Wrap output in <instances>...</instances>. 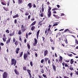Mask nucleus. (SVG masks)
Returning a JSON list of instances; mask_svg holds the SVG:
<instances>
[{
	"label": "nucleus",
	"instance_id": "f257e3e1",
	"mask_svg": "<svg viewBox=\"0 0 78 78\" xmlns=\"http://www.w3.org/2000/svg\"><path fill=\"white\" fill-rule=\"evenodd\" d=\"M16 63H17V62H16V60H15V59L12 58L11 59L12 65H14V66H16Z\"/></svg>",
	"mask_w": 78,
	"mask_h": 78
},
{
	"label": "nucleus",
	"instance_id": "f03ea898",
	"mask_svg": "<svg viewBox=\"0 0 78 78\" xmlns=\"http://www.w3.org/2000/svg\"><path fill=\"white\" fill-rule=\"evenodd\" d=\"M8 74L6 72H4L3 74V78H7Z\"/></svg>",
	"mask_w": 78,
	"mask_h": 78
},
{
	"label": "nucleus",
	"instance_id": "7ed1b4c3",
	"mask_svg": "<svg viewBox=\"0 0 78 78\" xmlns=\"http://www.w3.org/2000/svg\"><path fill=\"white\" fill-rule=\"evenodd\" d=\"M27 72L28 73L29 76H30V78H31L32 76L31 74V70H30L29 69H27Z\"/></svg>",
	"mask_w": 78,
	"mask_h": 78
},
{
	"label": "nucleus",
	"instance_id": "20e7f679",
	"mask_svg": "<svg viewBox=\"0 0 78 78\" xmlns=\"http://www.w3.org/2000/svg\"><path fill=\"white\" fill-rule=\"evenodd\" d=\"M26 30V29L25 28V27L23 26V25H21V31L22 32H24Z\"/></svg>",
	"mask_w": 78,
	"mask_h": 78
},
{
	"label": "nucleus",
	"instance_id": "39448f33",
	"mask_svg": "<svg viewBox=\"0 0 78 78\" xmlns=\"http://www.w3.org/2000/svg\"><path fill=\"white\" fill-rule=\"evenodd\" d=\"M6 39L7 38L6 37V35H5V34L3 35V37L2 38L4 42H6Z\"/></svg>",
	"mask_w": 78,
	"mask_h": 78
},
{
	"label": "nucleus",
	"instance_id": "423d86ee",
	"mask_svg": "<svg viewBox=\"0 0 78 78\" xmlns=\"http://www.w3.org/2000/svg\"><path fill=\"white\" fill-rule=\"evenodd\" d=\"M47 15L48 17H50L51 16V11H48Z\"/></svg>",
	"mask_w": 78,
	"mask_h": 78
},
{
	"label": "nucleus",
	"instance_id": "0eeeda50",
	"mask_svg": "<svg viewBox=\"0 0 78 78\" xmlns=\"http://www.w3.org/2000/svg\"><path fill=\"white\" fill-rule=\"evenodd\" d=\"M28 7H29V9H31L32 8V4L31 3H30L27 5Z\"/></svg>",
	"mask_w": 78,
	"mask_h": 78
},
{
	"label": "nucleus",
	"instance_id": "6e6552de",
	"mask_svg": "<svg viewBox=\"0 0 78 78\" xmlns=\"http://www.w3.org/2000/svg\"><path fill=\"white\" fill-rule=\"evenodd\" d=\"M14 72L16 75H19V72L18 71H17V69H15L14 70Z\"/></svg>",
	"mask_w": 78,
	"mask_h": 78
},
{
	"label": "nucleus",
	"instance_id": "1a4fd4ad",
	"mask_svg": "<svg viewBox=\"0 0 78 78\" xmlns=\"http://www.w3.org/2000/svg\"><path fill=\"white\" fill-rule=\"evenodd\" d=\"M44 56H45L47 55H48V50H45L44 52Z\"/></svg>",
	"mask_w": 78,
	"mask_h": 78
},
{
	"label": "nucleus",
	"instance_id": "9d476101",
	"mask_svg": "<svg viewBox=\"0 0 78 78\" xmlns=\"http://www.w3.org/2000/svg\"><path fill=\"white\" fill-rule=\"evenodd\" d=\"M53 16L54 17H55L56 19H59V16H58L56 15L55 14H53Z\"/></svg>",
	"mask_w": 78,
	"mask_h": 78
},
{
	"label": "nucleus",
	"instance_id": "9b49d317",
	"mask_svg": "<svg viewBox=\"0 0 78 78\" xmlns=\"http://www.w3.org/2000/svg\"><path fill=\"white\" fill-rule=\"evenodd\" d=\"M39 32H40V30H39L37 33V39H38V37H39Z\"/></svg>",
	"mask_w": 78,
	"mask_h": 78
},
{
	"label": "nucleus",
	"instance_id": "f8f14e48",
	"mask_svg": "<svg viewBox=\"0 0 78 78\" xmlns=\"http://www.w3.org/2000/svg\"><path fill=\"white\" fill-rule=\"evenodd\" d=\"M64 33H71V32H70V30H69L68 29H67L65 30L64 31Z\"/></svg>",
	"mask_w": 78,
	"mask_h": 78
},
{
	"label": "nucleus",
	"instance_id": "ddd939ff",
	"mask_svg": "<svg viewBox=\"0 0 78 78\" xmlns=\"http://www.w3.org/2000/svg\"><path fill=\"white\" fill-rule=\"evenodd\" d=\"M20 51V48H17L16 49V50L15 51V52H16V54H18V53H19V51Z\"/></svg>",
	"mask_w": 78,
	"mask_h": 78
},
{
	"label": "nucleus",
	"instance_id": "4468645a",
	"mask_svg": "<svg viewBox=\"0 0 78 78\" xmlns=\"http://www.w3.org/2000/svg\"><path fill=\"white\" fill-rule=\"evenodd\" d=\"M28 57V55L26 54H24V59L26 60V59H27V58Z\"/></svg>",
	"mask_w": 78,
	"mask_h": 78
},
{
	"label": "nucleus",
	"instance_id": "2eb2a0df",
	"mask_svg": "<svg viewBox=\"0 0 78 78\" xmlns=\"http://www.w3.org/2000/svg\"><path fill=\"white\" fill-rule=\"evenodd\" d=\"M11 38H9V39L6 41V44H8L11 42Z\"/></svg>",
	"mask_w": 78,
	"mask_h": 78
},
{
	"label": "nucleus",
	"instance_id": "dca6fc26",
	"mask_svg": "<svg viewBox=\"0 0 78 78\" xmlns=\"http://www.w3.org/2000/svg\"><path fill=\"white\" fill-rule=\"evenodd\" d=\"M15 34V31H14L12 33V34L11 33L9 34L10 36H14V34Z\"/></svg>",
	"mask_w": 78,
	"mask_h": 78
},
{
	"label": "nucleus",
	"instance_id": "f3484780",
	"mask_svg": "<svg viewBox=\"0 0 78 78\" xmlns=\"http://www.w3.org/2000/svg\"><path fill=\"white\" fill-rule=\"evenodd\" d=\"M52 67L53 68V69H54V70L55 71V72H56V66H55V65L52 64Z\"/></svg>",
	"mask_w": 78,
	"mask_h": 78
},
{
	"label": "nucleus",
	"instance_id": "a211bd4d",
	"mask_svg": "<svg viewBox=\"0 0 78 78\" xmlns=\"http://www.w3.org/2000/svg\"><path fill=\"white\" fill-rule=\"evenodd\" d=\"M19 17V16L18 14L17 13L16 15H15L13 16V19H15V18Z\"/></svg>",
	"mask_w": 78,
	"mask_h": 78
},
{
	"label": "nucleus",
	"instance_id": "6ab92c4d",
	"mask_svg": "<svg viewBox=\"0 0 78 78\" xmlns=\"http://www.w3.org/2000/svg\"><path fill=\"white\" fill-rule=\"evenodd\" d=\"M73 62H74V61L73 60V59H72L70 60V63L71 64H73Z\"/></svg>",
	"mask_w": 78,
	"mask_h": 78
},
{
	"label": "nucleus",
	"instance_id": "aec40b11",
	"mask_svg": "<svg viewBox=\"0 0 78 78\" xmlns=\"http://www.w3.org/2000/svg\"><path fill=\"white\" fill-rule=\"evenodd\" d=\"M23 51L21 52L19 54V57L20 58H21L22 56L23 55Z\"/></svg>",
	"mask_w": 78,
	"mask_h": 78
},
{
	"label": "nucleus",
	"instance_id": "412c9836",
	"mask_svg": "<svg viewBox=\"0 0 78 78\" xmlns=\"http://www.w3.org/2000/svg\"><path fill=\"white\" fill-rule=\"evenodd\" d=\"M3 9H4V10L6 11H9V9H8V8L6 7L5 8V7H3Z\"/></svg>",
	"mask_w": 78,
	"mask_h": 78
},
{
	"label": "nucleus",
	"instance_id": "4be33fe9",
	"mask_svg": "<svg viewBox=\"0 0 78 78\" xmlns=\"http://www.w3.org/2000/svg\"><path fill=\"white\" fill-rule=\"evenodd\" d=\"M15 42V45H16V46H17L18 44H19V41H16Z\"/></svg>",
	"mask_w": 78,
	"mask_h": 78
},
{
	"label": "nucleus",
	"instance_id": "5701e85b",
	"mask_svg": "<svg viewBox=\"0 0 78 78\" xmlns=\"http://www.w3.org/2000/svg\"><path fill=\"white\" fill-rule=\"evenodd\" d=\"M42 12H44V4H43L42 5Z\"/></svg>",
	"mask_w": 78,
	"mask_h": 78
},
{
	"label": "nucleus",
	"instance_id": "b1692460",
	"mask_svg": "<svg viewBox=\"0 0 78 78\" xmlns=\"http://www.w3.org/2000/svg\"><path fill=\"white\" fill-rule=\"evenodd\" d=\"M0 45H2V46H3V45H4V44L3 43H1L0 44V51H1V46Z\"/></svg>",
	"mask_w": 78,
	"mask_h": 78
},
{
	"label": "nucleus",
	"instance_id": "393cba45",
	"mask_svg": "<svg viewBox=\"0 0 78 78\" xmlns=\"http://www.w3.org/2000/svg\"><path fill=\"white\" fill-rule=\"evenodd\" d=\"M36 21H34V22H33L31 24V26H33V25H34L35 24H36Z\"/></svg>",
	"mask_w": 78,
	"mask_h": 78
},
{
	"label": "nucleus",
	"instance_id": "a878e982",
	"mask_svg": "<svg viewBox=\"0 0 78 78\" xmlns=\"http://www.w3.org/2000/svg\"><path fill=\"white\" fill-rule=\"evenodd\" d=\"M23 70H25V71L27 70V66H23Z\"/></svg>",
	"mask_w": 78,
	"mask_h": 78
},
{
	"label": "nucleus",
	"instance_id": "bb28decb",
	"mask_svg": "<svg viewBox=\"0 0 78 78\" xmlns=\"http://www.w3.org/2000/svg\"><path fill=\"white\" fill-rule=\"evenodd\" d=\"M35 29V27H34V26H32L31 28V30H32V31H33V30H34Z\"/></svg>",
	"mask_w": 78,
	"mask_h": 78
},
{
	"label": "nucleus",
	"instance_id": "cd10ccee",
	"mask_svg": "<svg viewBox=\"0 0 78 78\" xmlns=\"http://www.w3.org/2000/svg\"><path fill=\"white\" fill-rule=\"evenodd\" d=\"M48 11H51V8L50 6L48 7Z\"/></svg>",
	"mask_w": 78,
	"mask_h": 78
},
{
	"label": "nucleus",
	"instance_id": "c85d7f7f",
	"mask_svg": "<svg viewBox=\"0 0 78 78\" xmlns=\"http://www.w3.org/2000/svg\"><path fill=\"white\" fill-rule=\"evenodd\" d=\"M75 43L76 45H78V41L77 39H76L75 40Z\"/></svg>",
	"mask_w": 78,
	"mask_h": 78
},
{
	"label": "nucleus",
	"instance_id": "c756f323",
	"mask_svg": "<svg viewBox=\"0 0 78 78\" xmlns=\"http://www.w3.org/2000/svg\"><path fill=\"white\" fill-rule=\"evenodd\" d=\"M34 43H35V44H37V39H36V38H35L34 39Z\"/></svg>",
	"mask_w": 78,
	"mask_h": 78
},
{
	"label": "nucleus",
	"instance_id": "7c9ffc66",
	"mask_svg": "<svg viewBox=\"0 0 78 78\" xmlns=\"http://www.w3.org/2000/svg\"><path fill=\"white\" fill-rule=\"evenodd\" d=\"M41 73H44V69H41Z\"/></svg>",
	"mask_w": 78,
	"mask_h": 78
},
{
	"label": "nucleus",
	"instance_id": "2f4dec72",
	"mask_svg": "<svg viewBox=\"0 0 78 78\" xmlns=\"http://www.w3.org/2000/svg\"><path fill=\"white\" fill-rule=\"evenodd\" d=\"M18 34L20 35V34H22V31H21V30H19Z\"/></svg>",
	"mask_w": 78,
	"mask_h": 78
},
{
	"label": "nucleus",
	"instance_id": "473e14b6",
	"mask_svg": "<svg viewBox=\"0 0 78 78\" xmlns=\"http://www.w3.org/2000/svg\"><path fill=\"white\" fill-rule=\"evenodd\" d=\"M18 3L19 4H21L22 3V0H18Z\"/></svg>",
	"mask_w": 78,
	"mask_h": 78
},
{
	"label": "nucleus",
	"instance_id": "72a5a7b5",
	"mask_svg": "<svg viewBox=\"0 0 78 78\" xmlns=\"http://www.w3.org/2000/svg\"><path fill=\"white\" fill-rule=\"evenodd\" d=\"M56 10H58V8H55L52 9V11H56Z\"/></svg>",
	"mask_w": 78,
	"mask_h": 78
},
{
	"label": "nucleus",
	"instance_id": "f704fd0d",
	"mask_svg": "<svg viewBox=\"0 0 78 78\" xmlns=\"http://www.w3.org/2000/svg\"><path fill=\"white\" fill-rule=\"evenodd\" d=\"M27 46L29 50H30V44H27Z\"/></svg>",
	"mask_w": 78,
	"mask_h": 78
},
{
	"label": "nucleus",
	"instance_id": "c9c22d12",
	"mask_svg": "<svg viewBox=\"0 0 78 78\" xmlns=\"http://www.w3.org/2000/svg\"><path fill=\"white\" fill-rule=\"evenodd\" d=\"M70 67V70L72 71V70H73V67H72V66H69Z\"/></svg>",
	"mask_w": 78,
	"mask_h": 78
},
{
	"label": "nucleus",
	"instance_id": "e433bc0d",
	"mask_svg": "<svg viewBox=\"0 0 78 78\" xmlns=\"http://www.w3.org/2000/svg\"><path fill=\"white\" fill-rule=\"evenodd\" d=\"M45 60V62H47V61H48V58H44Z\"/></svg>",
	"mask_w": 78,
	"mask_h": 78
},
{
	"label": "nucleus",
	"instance_id": "4c0bfd02",
	"mask_svg": "<svg viewBox=\"0 0 78 78\" xmlns=\"http://www.w3.org/2000/svg\"><path fill=\"white\" fill-rule=\"evenodd\" d=\"M59 61L60 63H62V60H61L59 59L58 60V63H59Z\"/></svg>",
	"mask_w": 78,
	"mask_h": 78
},
{
	"label": "nucleus",
	"instance_id": "58836bf2",
	"mask_svg": "<svg viewBox=\"0 0 78 78\" xmlns=\"http://www.w3.org/2000/svg\"><path fill=\"white\" fill-rule=\"evenodd\" d=\"M48 33L51 32V30H50V28H48Z\"/></svg>",
	"mask_w": 78,
	"mask_h": 78
},
{
	"label": "nucleus",
	"instance_id": "ea45409f",
	"mask_svg": "<svg viewBox=\"0 0 78 78\" xmlns=\"http://www.w3.org/2000/svg\"><path fill=\"white\" fill-rule=\"evenodd\" d=\"M25 16H28L29 15V13L28 12H26L25 13Z\"/></svg>",
	"mask_w": 78,
	"mask_h": 78
},
{
	"label": "nucleus",
	"instance_id": "a19ab883",
	"mask_svg": "<svg viewBox=\"0 0 78 78\" xmlns=\"http://www.w3.org/2000/svg\"><path fill=\"white\" fill-rule=\"evenodd\" d=\"M15 42H16V39H15V38L13 37V43H15Z\"/></svg>",
	"mask_w": 78,
	"mask_h": 78
},
{
	"label": "nucleus",
	"instance_id": "79ce46f5",
	"mask_svg": "<svg viewBox=\"0 0 78 78\" xmlns=\"http://www.w3.org/2000/svg\"><path fill=\"white\" fill-rule=\"evenodd\" d=\"M30 64L31 67H33V62L32 61L30 62Z\"/></svg>",
	"mask_w": 78,
	"mask_h": 78
},
{
	"label": "nucleus",
	"instance_id": "37998d69",
	"mask_svg": "<svg viewBox=\"0 0 78 78\" xmlns=\"http://www.w3.org/2000/svg\"><path fill=\"white\" fill-rule=\"evenodd\" d=\"M26 37L27 39H28V34H27V33H26Z\"/></svg>",
	"mask_w": 78,
	"mask_h": 78
},
{
	"label": "nucleus",
	"instance_id": "c03bdc74",
	"mask_svg": "<svg viewBox=\"0 0 78 78\" xmlns=\"http://www.w3.org/2000/svg\"><path fill=\"white\" fill-rule=\"evenodd\" d=\"M43 76L44 77V78H47V76L46 75H45L44 74H43Z\"/></svg>",
	"mask_w": 78,
	"mask_h": 78
},
{
	"label": "nucleus",
	"instance_id": "a18cd8bd",
	"mask_svg": "<svg viewBox=\"0 0 78 78\" xmlns=\"http://www.w3.org/2000/svg\"><path fill=\"white\" fill-rule=\"evenodd\" d=\"M65 39H66V40L65 41V43H66V44H68V42H67V40L66 39V37Z\"/></svg>",
	"mask_w": 78,
	"mask_h": 78
},
{
	"label": "nucleus",
	"instance_id": "49530a36",
	"mask_svg": "<svg viewBox=\"0 0 78 78\" xmlns=\"http://www.w3.org/2000/svg\"><path fill=\"white\" fill-rule=\"evenodd\" d=\"M14 22L15 24H16V23H17V19H15L14 20Z\"/></svg>",
	"mask_w": 78,
	"mask_h": 78
},
{
	"label": "nucleus",
	"instance_id": "de8ad7c7",
	"mask_svg": "<svg viewBox=\"0 0 78 78\" xmlns=\"http://www.w3.org/2000/svg\"><path fill=\"white\" fill-rule=\"evenodd\" d=\"M65 67H69V66L68 65H67V63H65Z\"/></svg>",
	"mask_w": 78,
	"mask_h": 78
},
{
	"label": "nucleus",
	"instance_id": "09e8293b",
	"mask_svg": "<svg viewBox=\"0 0 78 78\" xmlns=\"http://www.w3.org/2000/svg\"><path fill=\"white\" fill-rule=\"evenodd\" d=\"M58 24H54L53 25V27H55V26H57Z\"/></svg>",
	"mask_w": 78,
	"mask_h": 78
},
{
	"label": "nucleus",
	"instance_id": "8fccbe9b",
	"mask_svg": "<svg viewBox=\"0 0 78 78\" xmlns=\"http://www.w3.org/2000/svg\"><path fill=\"white\" fill-rule=\"evenodd\" d=\"M24 42L25 44H26V43L27 42V39L26 38H24Z\"/></svg>",
	"mask_w": 78,
	"mask_h": 78
},
{
	"label": "nucleus",
	"instance_id": "3c124183",
	"mask_svg": "<svg viewBox=\"0 0 78 78\" xmlns=\"http://www.w3.org/2000/svg\"><path fill=\"white\" fill-rule=\"evenodd\" d=\"M68 56L70 57H72V54H69Z\"/></svg>",
	"mask_w": 78,
	"mask_h": 78
},
{
	"label": "nucleus",
	"instance_id": "603ef678",
	"mask_svg": "<svg viewBox=\"0 0 78 78\" xmlns=\"http://www.w3.org/2000/svg\"><path fill=\"white\" fill-rule=\"evenodd\" d=\"M42 38L43 39V41H44V40L45 39L44 37H42Z\"/></svg>",
	"mask_w": 78,
	"mask_h": 78
},
{
	"label": "nucleus",
	"instance_id": "864d4df0",
	"mask_svg": "<svg viewBox=\"0 0 78 78\" xmlns=\"http://www.w3.org/2000/svg\"><path fill=\"white\" fill-rule=\"evenodd\" d=\"M33 8H36V5H35V4H33Z\"/></svg>",
	"mask_w": 78,
	"mask_h": 78
},
{
	"label": "nucleus",
	"instance_id": "5fc2aeb1",
	"mask_svg": "<svg viewBox=\"0 0 78 78\" xmlns=\"http://www.w3.org/2000/svg\"><path fill=\"white\" fill-rule=\"evenodd\" d=\"M38 76L39 78H43V77L42 76H41L38 75Z\"/></svg>",
	"mask_w": 78,
	"mask_h": 78
},
{
	"label": "nucleus",
	"instance_id": "6e6d98bb",
	"mask_svg": "<svg viewBox=\"0 0 78 78\" xmlns=\"http://www.w3.org/2000/svg\"><path fill=\"white\" fill-rule=\"evenodd\" d=\"M44 59H42L41 60V63H43L44 62Z\"/></svg>",
	"mask_w": 78,
	"mask_h": 78
},
{
	"label": "nucleus",
	"instance_id": "4d7b16f0",
	"mask_svg": "<svg viewBox=\"0 0 78 78\" xmlns=\"http://www.w3.org/2000/svg\"><path fill=\"white\" fill-rule=\"evenodd\" d=\"M59 58H60V59H61V60H62V56H59Z\"/></svg>",
	"mask_w": 78,
	"mask_h": 78
},
{
	"label": "nucleus",
	"instance_id": "13d9d810",
	"mask_svg": "<svg viewBox=\"0 0 78 78\" xmlns=\"http://www.w3.org/2000/svg\"><path fill=\"white\" fill-rule=\"evenodd\" d=\"M50 41L51 42H53V39H52V38H51L50 39Z\"/></svg>",
	"mask_w": 78,
	"mask_h": 78
},
{
	"label": "nucleus",
	"instance_id": "bf43d9fd",
	"mask_svg": "<svg viewBox=\"0 0 78 78\" xmlns=\"http://www.w3.org/2000/svg\"><path fill=\"white\" fill-rule=\"evenodd\" d=\"M5 32L8 33H9V31L8 30H5Z\"/></svg>",
	"mask_w": 78,
	"mask_h": 78
},
{
	"label": "nucleus",
	"instance_id": "052dcab7",
	"mask_svg": "<svg viewBox=\"0 0 78 78\" xmlns=\"http://www.w3.org/2000/svg\"><path fill=\"white\" fill-rule=\"evenodd\" d=\"M65 62H70V59H69L68 60H65Z\"/></svg>",
	"mask_w": 78,
	"mask_h": 78
},
{
	"label": "nucleus",
	"instance_id": "680f3d73",
	"mask_svg": "<svg viewBox=\"0 0 78 78\" xmlns=\"http://www.w3.org/2000/svg\"><path fill=\"white\" fill-rule=\"evenodd\" d=\"M71 53H72L73 54V55H76V54H75V53H74V52H71Z\"/></svg>",
	"mask_w": 78,
	"mask_h": 78
},
{
	"label": "nucleus",
	"instance_id": "e2e57ef3",
	"mask_svg": "<svg viewBox=\"0 0 78 78\" xmlns=\"http://www.w3.org/2000/svg\"><path fill=\"white\" fill-rule=\"evenodd\" d=\"M7 6H9V1H8L7 2Z\"/></svg>",
	"mask_w": 78,
	"mask_h": 78
},
{
	"label": "nucleus",
	"instance_id": "0e129e2a",
	"mask_svg": "<svg viewBox=\"0 0 78 78\" xmlns=\"http://www.w3.org/2000/svg\"><path fill=\"white\" fill-rule=\"evenodd\" d=\"M46 4L48 5H49L50 4V2H48Z\"/></svg>",
	"mask_w": 78,
	"mask_h": 78
},
{
	"label": "nucleus",
	"instance_id": "69168bd1",
	"mask_svg": "<svg viewBox=\"0 0 78 78\" xmlns=\"http://www.w3.org/2000/svg\"><path fill=\"white\" fill-rule=\"evenodd\" d=\"M30 17H31V15H29L28 17V19H30Z\"/></svg>",
	"mask_w": 78,
	"mask_h": 78
},
{
	"label": "nucleus",
	"instance_id": "338daca9",
	"mask_svg": "<svg viewBox=\"0 0 78 78\" xmlns=\"http://www.w3.org/2000/svg\"><path fill=\"white\" fill-rule=\"evenodd\" d=\"M76 75H78V71H76Z\"/></svg>",
	"mask_w": 78,
	"mask_h": 78
},
{
	"label": "nucleus",
	"instance_id": "774afa93",
	"mask_svg": "<svg viewBox=\"0 0 78 78\" xmlns=\"http://www.w3.org/2000/svg\"><path fill=\"white\" fill-rule=\"evenodd\" d=\"M62 16H64V14L63 13H61L60 15L61 17Z\"/></svg>",
	"mask_w": 78,
	"mask_h": 78
}]
</instances>
